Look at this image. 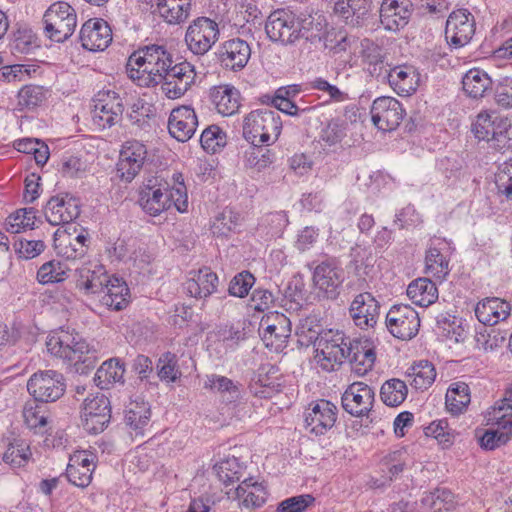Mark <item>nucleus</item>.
Returning <instances> with one entry per match:
<instances>
[{
    "instance_id": "nucleus-1",
    "label": "nucleus",
    "mask_w": 512,
    "mask_h": 512,
    "mask_svg": "<svg viewBox=\"0 0 512 512\" xmlns=\"http://www.w3.org/2000/svg\"><path fill=\"white\" fill-rule=\"evenodd\" d=\"M173 64L172 54L162 45H147L133 52L126 71L131 80L141 87H154Z\"/></svg>"
},
{
    "instance_id": "nucleus-2",
    "label": "nucleus",
    "mask_w": 512,
    "mask_h": 512,
    "mask_svg": "<svg viewBox=\"0 0 512 512\" xmlns=\"http://www.w3.org/2000/svg\"><path fill=\"white\" fill-rule=\"evenodd\" d=\"M48 352L75 367L76 372L85 374L98 361V352L78 333L61 330L50 335L46 341Z\"/></svg>"
},
{
    "instance_id": "nucleus-3",
    "label": "nucleus",
    "mask_w": 512,
    "mask_h": 512,
    "mask_svg": "<svg viewBox=\"0 0 512 512\" xmlns=\"http://www.w3.org/2000/svg\"><path fill=\"white\" fill-rule=\"evenodd\" d=\"M313 18L297 15L286 9H277L270 13L265 22V32L272 42L291 45L300 39H309Z\"/></svg>"
},
{
    "instance_id": "nucleus-4",
    "label": "nucleus",
    "mask_w": 512,
    "mask_h": 512,
    "mask_svg": "<svg viewBox=\"0 0 512 512\" xmlns=\"http://www.w3.org/2000/svg\"><path fill=\"white\" fill-rule=\"evenodd\" d=\"M243 137L252 145L274 143L282 129L279 114L268 108L256 109L248 113L243 120Z\"/></svg>"
},
{
    "instance_id": "nucleus-5",
    "label": "nucleus",
    "mask_w": 512,
    "mask_h": 512,
    "mask_svg": "<svg viewBox=\"0 0 512 512\" xmlns=\"http://www.w3.org/2000/svg\"><path fill=\"white\" fill-rule=\"evenodd\" d=\"M352 340L338 329H326L315 347V360L322 370L331 372L338 369L349 356Z\"/></svg>"
},
{
    "instance_id": "nucleus-6",
    "label": "nucleus",
    "mask_w": 512,
    "mask_h": 512,
    "mask_svg": "<svg viewBox=\"0 0 512 512\" xmlns=\"http://www.w3.org/2000/svg\"><path fill=\"white\" fill-rule=\"evenodd\" d=\"M44 34L51 41L63 43L74 33L77 26L75 9L67 2L51 4L43 15Z\"/></svg>"
},
{
    "instance_id": "nucleus-7",
    "label": "nucleus",
    "mask_w": 512,
    "mask_h": 512,
    "mask_svg": "<svg viewBox=\"0 0 512 512\" xmlns=\"http://www.w3.org/2000/svg\"><path fill=\"white\" fill-rule=\"evenodd\" d=\"M66 390L65 378L56 370H39L27 381V391L35 402H55Z\"/></svg>"
},
{
    "instance_id": "nucleus-8",
    "label": "nucleus",
    "mask_w": 512,
    "mask_h": 512,
    "mask_svg": "<svg viewBox=\"0 0 512 512\" xmlns=\"http://www.w3.org/2000/svg\"><path fill=\"white\" fill-rule=\"evenodd\" d=\"M218 23L208 17H198L187 27L185 42L194 55H205L218 41Z\"/></svg>"
},
{
    "instance_id": "nucleus-9",
    "label": "nucleus",
    "mask_w": 512,
    "mask_h": 512,
    "mask_svg": "<svg viewBox=\"0 0 512 512\" xmlns=\"http://www.w3.org/2000/svg\"><path fill=\"white\" fill-rule=\"evenodd\" d=\"M168 190L169 183L162 176H149L139 189L138 203L145 213L158 216L169 209Z\"/></svg>"
},
{
    "instance_id": "nucleus-10",
    "label": "nucleus",
    "mask_w": 512,
    "mask_h": 512,
    "mask_svg": "<svg viewBox=\"0 0 512 512\" xmlns=\"http://www.w3.org/2000/svg\"><path fill=\"white\" fill-rule=\"evenodd\" d=\"M386 327L396 338L410 340L416 336L420 327L417 311L408 304H397L386 315Z\"/></svg>"
},
{
    "instance_id": "nucleus-11",
    "label": "nucleus",
    "mask_w": 512,
    "mask_h": 512,
    "mask_svg": "<svg viewBox=\"0 0 512 512\" xmlns=\"http://www.w3.org/2000/svg\"><path fill=\"white\" fill-rule=\"evenodd\" d=\"M82 426L91 434H98L107 427L111 419L109 398L102 393L84 400L81 412Z\"/></svg>"
},
{
    "instance_id": "nucleus-12",
    "label": "nucleus",
    "mask_w": 512,
    "mask_h": 512,
    "mask_svg": "<svg viewBox=\"0 0 512 512\" xmlns=\"http://www.w3.org/2000/svg\"><path fill=\"white\" fill-rule=\"evenodd\" d=\"M196 78L194 66L187 62L172 64L161 76V89L169 99L182 97L192 86Z\"/></svg>"
},
{
    "instance_id": "nucleus-13",
    "label": "nucleus",
    "mask_w": 512,
    "mask_h": 512,
    "mask_svg": "<svg viewBox=\"0 0 512 512\" xmlns=\"http://www.w3.org/2000/svg\"><path fill=\"white\" fill-rule=\"evenodd\" d=\"M93 102L92 120L99 128H109L121 120L124 106L116 92L100 91Z\"/></svg>"
},
{
    "instance_id": "nucleus-14",
    "label": "nucleus",
    "mask_w": 512,
    "mask_h": 512,
    "mask_svg": "<svg viewBox=\"0 0 512 512\" xmlns=\"http://www.w3.org/2000/svg\"><path fill=\"white\" fill-rule=\"evenodd\" d=\"M343 281L344 271L335 257H326L314 268L313 282L327 298H337Z\"/></svg>"
},
{
    "instance_id": "nucleus-15",
    "label": "nucleus",
    "mask_w": 512,
    "mask_h": 512,
    "mask_svg": "<svg viewBox=\"0 0 512 512\" xmlns=\"http://www.w3.org/2000/svg\"><path fill=\"white\" fill-rule=\"evenodd\" d=\"M147 147L138 140L126 141L120 150L117 172L122 180L131 182L147 160Z\"/></svg>"
},
{
    "instance_id": "nucleus-16",
    "label": "nucleus",
    "mask_w": 512,
    "mask_h": 512,
    "mask_svg": "<svg viewBox=\"0 0 512 512\" xmlns=\"http://www.w3.org/2000/svg\"><path fill=\"white\" fill-rule=\"evenodd\" d=\"M370 114L373 124L379 130L392 131L400 125L405 110L397 99L382 96L373 101Z\"/></svg>"
},
{
    "instance_id": "nucleus-17",
    "label": "nucleus",
    "mask_w": 512,
    "mask_h": 512,
    "mask_svg": "<svg viewBox=\"0 0 512 512\" xmlns=\"http://www.w3.org/2000/svg\"><path fill=\"white\" fill-rule=\"evenodd\" d=\"M475 33V21L471 13L466 9L453 11L445 27V38L453 48H460L470 42Z\"/></svg>"
},
{
    "instance_id": "nucleus-18",
    "label": "nucleus",
    "mask_w": 512,
    "mask_h": 512,
    "mask_svg": "<svg viewBox=\"0 0 512 512\" xmlns=\"http://www.w3.org/2000/svg\"><path fill=\"white\" fill-rule=\"evenodd\" d=\"M337 407L332 402L320 399L312 402L305 411V427L316 436L327 433L336 422Z\"/></svg>"
},
{
    "instance_id": "nucleus-19",
    "label": "nucleus",
    "mask_w": 512,
    "mask_h": 512,
    "mask_svg": "<svg viewBox=\"0 0 512 512\" xmlns=\"http://www.w3.org/2000/svg\"><path fill=\"white\" fill-rule=\"evenodd\" d=\"M374 401V390L364 382L350 384L341 397L343 409L354 417L368 416Z\"/></svg>"
},
{
    "instance_id": "nucleus-20",
    "label": "nucleus",
    "mask_w": 512,
    "mask_h": 512,
    "mask_svg": "<svg viewBox=\"0 0 512 512\" xmlns=\"http://www.w3.org/2000/svg\"><path fill=\"white\" fill-rule=\"evenodd\" d=\"M44 212L53 226L70 223L80 214V201L68 193L56 195L47 202Z\"/></svg>"
},
{
    "instance_id": "nucleus-21",
    "label": "nucleus",
    "mask_w": 512,
    "mask_h": 512,
    "mask_svg": "<svg viewBox=\"0 0 512 512\" xmlns=\"http://www.w3.org/2000/svg\"><path fill=\"white\" fill-rule=\"evenodd\" d=\"M489 421L496 424L498 429L486 431L479 443L482 448L493 450L509 441L512 435V413H504V406H495L489 413Z\"/></svg>"
},
{
    "instance_id": "nucleus-22",
    "label": "nucleus",
    "mask_w": 512,
    "mask_h": 512,
    "mask_svg": "<svg viewBox=\"0 0 512 512\" xmlns=\"http://www.w3.org/2000/svg\"><path fill=\"white\" fill-rule=\"evenodd\" d=\"M80 41L88 51H103L112 42V29L101 18L89 19L81 27Z\"/></svg>"
},
{
    "instance_id": "nucleus-23",
    "label": "nucleus",
    "mask_w": 512,
    "mask_h": 512,
    "mask_svg": "<svg viewBox=\"0 0 512 512\" xmlns=\"http://www.w3.org/2000/svg\"><path fill=\"white\" fill-rule=\"evenodd\" d=\"M380 305L369 292H363L355 296L349 313L354 324L360 329L373 328L379 318Z\"/></svg>"
},
{
    "instance_id": "nucleus-24",
    "label": "nucleus",
    "mask_w": 512,
    "mask_h": 512,
    "mask_svg": "<svg viewBox=\"0 0 512 512\" xmlns=\"http://www.w3.org/2000/svg\"><path fill=\"white\" fill-rule=\"evenodd\" d=\"M386 80L399 96L407 97L417 91L420 84V73L412 65H398L390 67L385 76Z\"/></svg>"
},
{
    "instance_id": "nucleus-25",
    "label": "nucleus",
    "mask_w": 512,
    "mask_h": 512,
    "mask_svg": "<svg viewBox=\"0 0 512 512\" xmlns=\"http://www.w3.org/2000/svg\"><path fill=\"white\" fill-rule=\"evenodd\" d=\"M198 119L193 108L180 106L174 108L169 116L168 130L170 135L180 142L188 141L195 133Z\"/></svg>"
},
{
    "instance_id": "nucleus-26",
    "label": "nucleus",
    "mask_w": 512,
    "mask_h": 512,
    "mask_svg": "<svg viewBox=\"0 0 512 512\" xmlns=\"http://www.w3.org/2000/svg\"><path fill=\"white\" fill-rule=\"evenodd\" d=\"M263 328V340L267 346L279 348L286 343L291 335V321L283 313L275 312L263 317L260 323Z\"/></svg>"
},
{
    "instance_id": "nucleus-27",
    "label": "nucleus",
    "mask_w": 512,
    "mask_h": 512,
    "mask_svg": "<svg viewBox=\"0 0 512 512\" xmlns=\"http://www.w3.org/2000/svg\"><path fill=\"white\" fill-rule=\"evenodd\" d=\"M217 54L223 67L238 71L246 66L251 56V49L245 40L235 38L221 44Z\"/></svg>"
},
{
    "instance_id": "nucleus-28",
    "label": "nucleus",
    "mask_w": 512,
    "mask_h": 512,
    "mask_svg": "<svg viewBox=\"0 0 512 512\" xmlns=\"http://www.w3.org/2000/svg\"><path fill=\"white\" fill-rule=\"evenodd\" d=\"M76 287L85 294H96L104 291L110 281L104 266L87 263L76 270Z\"/></svg>"
},
{
    "instance_id": "nucleus-29",
    "label": "nucleus",
    "mask_w": 512,
    "mask_h": 512,
    "mask_svg": "<svg viewBox=\"0 0 512 512\" xmlns=\"http://www.w3.org/2000/svg\"><path fill=\"white\" fill-rule=\"evenodd\" d=\"M218 276L208 267L198 271H191L185 283V290L188 295L198 299H205L216 292Z\"/></svg>"
},
{
    "instance_id": "nucleus-30",
    "label": "nucleus",
    "mask_w": 512,
    "mask_h": 512,
    "mask_svg": "<svg viewBox=\"0 0 512 512\" xmlns=\"http://www.w3.org/2000/svg\"><path fill=\"white\" fill-rule=\"evenodd\" d=\"M361 46L364 69L376 80L384 82L390 66L386 62V57L381 47L369 39H364L361 42Z\"/></svg>"
},
{
    "instance_id": "nucleus-31",
    "label": "nucleus",
    "mask_w": 512,
    "mask_h": 512,
    "mask_svg": "<svg viewBox=\"0 0 512 512\" xmlns=\"http://www.w3.org/2000/svg\"><path fill=\"white\" fill-rule=\"evenodd\" d=\"M408 0H384L380 7L381 23L389 30L403 28L411 16Z\"/></svg>"
},
{
    "instance_id": "nucleus-32",
    "label": "nucleus",
    "mask_w": 512,
    "mask_h": 512,
    "mask_svg": "<svg viewBox=\"0 0 512 512\" xmlns=\"http://www.w3.org/2000/svg\"><path fill=\"white\" fill-rule=\"evenodd\" d=\"M154 12L169 25L184 23L190 16L192 0H155Z\"/></svg>"
},
{
    "instance_id": "nucleus-33",
    "label": "nucleus",
    "mask_w": 512,
    "mask_h": 512,
    "mask_svg": "<svg viewBox=\"0 0 512 512\" xmlns=\"http://www.w3.org/2000/svg\"><path fill=\"white\" fill-rule=\"evenodd\" d=\"M511 306L500 298H486L475 307V315L479 322L484 325L493 326L507 319L510 315Z\"/></svg>"
},
{
    "instance_id": "nucleus-34",
    "label": "nucleus",
    "mask_w": 512,
    "mask_h": 512,
    "mask_svg": "<svg viewBox=\"0 0 512 512\" xmlns=\"http://www.w3.org/2000/svg\"><path fill=\"white\" fill-rule=\"evenodd\" d=\"M210 98L218 113L223 116H232L238 112L240 92L232 85H219L211 89Z\"/></svg>"
},
{
    "instance_id": "nucleus-35",
    "label": "nucleus",
    "mask_w": 512,
    "mask_h": 512,
    "mask_svg": "<svg viewBox=\"0 0 512 512\" xmlns=\"http://www.w3.org/2000/svg\"><path fill=\"white\" fill-rule=\"evenodd\" d=\"M101 304L114 311L125 309L130 302V290L127 284L118 277H111L104 288Z\"/></svg>"
},
{
    "instance_id": "nucleus-36",
    "label": "nucleus",
    "mask_w": 512,
    "mask_h": 512,
    "mask_svg": "<svg viewBox=\"0 0 512 512\" xmlns=\"http://www.w3.org/2000/svg\"><path fill=\"white\" fill-rule=\"evenodd\" d=\"M376 355L368 341L352 340L349 347V356L346 360L352 365V369L359 375L370 371L374 365Z\"/></svg>"
},
{
    "instance_id": "nucleus-37",
    "label": "nucleus",
    "mask_w": 512,
    "mask_h": 512,
    "mask_svg": "<svg viewBox=\"0 0 512 512\" xmlns=\"http://www.w3.org/2000/svg\"><path fill=\"white\" fill-rule=\"evenodd\" d=\"M235 493L239 501V506L247 510L260 508L266 502L267 498L265 488L261 484L253 482L252 478L242 481L236 488Z\"/></svg>"
},
{
    "instance_id": "nucleus-38",
    "label": "nucleus",
    "mask_w": 512,
    "mask_h": 512,
    "mask_svg": "<svg viewBox=\"0 0 512 512\" xmlns=\"http://www.w3.org/2000/svg\"><path fill=\"white\" fill-rule=\"evenodd\" d=\"M151 418L148 402L143 400L131 401L125 410L124 421L135 436H143Z\"/></svg>"
},
{
    "instance_id": "nucleus-39",
    "label": "nucleus",
    "mask_w": 512,
    "mask_h": 512,
    "mask_svg": "<svg viewBox=\"0 0 512 512\" xmlns=\"http://www.w3.org/2000/svg\"><path fill=\"white\" fill-rule=\"evenodd\" d=\"M408 455L406 451H393L381 459L380 468L384 473L382 480L373 481V487L379 488L388 485L395 477L403 472L407 464Z\"/></svg>"
},
{
    "instance_id": "nucleus-40",
    "label": "nucleus",
    "mask_w": 512,
    "mask_h": 512,
    "mask_svg": "<svg viewBox=\"0 0 512 512\" xmlns=\"http://www.w3.org/2000/svg\"><path fill=\"white\" fill-rule=\"evenodd\" d=\"M407 296L416 305L428 307L438 299V289L430 279L418 278L408 285Z\"/></svg>"
},
{
    "instance_id": "nucleus-41",
    "label": "nucleus",
    "mask_w": 512,
    "mask_h": 512,
    "mask_svg": "<svg viewBox=\"0 0 512 512\" xmlns=\"http://www.w3.org/2000/svg\"><path fill=\"white\" fill-rule=\"evenodd\" d=\"M463 90L471 98H481L492 87L488 74L479 68L470 69L462 79Z\"/></svg>"
},
{
    "instance_id": "nucleus-42",
    "label": "nucleus",
    "mask_w": 512,
    "mask_h": 512,
    "mask_svg": "<svg viewBox=\"0 0 512 512\" xmlns=\"http://www.w3.org/2000/svg\"><path fill=\"white\" fill-rule=\"evenodd\" d=\"M450 258L440 248L430 246L426 251L425 270L426 273L437 280H444L450 273Z\"/></svg>"
},
{
    "instance_id": "nucleus-43",
    "label": "nucleus",
    "mask_w": 512,
    "mask_h": 512,
    "mask_svg": "<svg viewBox=\"0 0 512 512\" xmlns=\"http://www.w3.org/2000/svg\"><path fill=\"white\" fill-rule=\"evenodd\" d=\"M124 365L118 359H109L97 369L94 382L100 389H109L110 385L121 382L124 376Z\"/></svg>"
},
{
    "instance_id": "nucleus-44",
    "label": "nucleus",
    "mask_w": 512,
    "mask_h": 512,
    "mask_svg": "<svg viewBox=\"0 0 512 512\" xmlns=\"http://www.w3.org/2000/svg\"><path fill=\"white\" fill-rule=\"evenodd\" d=\"M410 378V384L418 390L428 389L436 378L434 365L428 360H421L414 363L406 372Z\"/></svg>"
},
{
    "instance_id": "nucleus-45",
    "label": "nucleus",
    "mask_w": 512,
    "mask_h": 512,
    "mask_svg": "<svg viewBox=\"0 0 512 512\" xmlns=\"http://www.w3.org/2000/svg\"><path fill=\"white\" fill-rule=\"evenodd\" d=\"M54 249L58 256L67 260L82 258L86 254V249L74 240L73 234L60 230L54 233Z\"/></svg>"
},
{
    "instance_id": "nucleus-46",
    "label": "nucleus",
    "mask_w": 512,
    "mask_h": 512,
    "mask_svg": "<svg viewBox=\"0 0 512 512\" xmlns=\"http://www.w3.org/2000/svg\"><path fill=\"white\" fill-rule=\"evenodd\" d=\"M471 401L469 386L464 382L450 385L446 393V407L454 415L463 413Z\"/></svg>"
},
{
    "instance_id": "nucleus-47",
    "label": "nucleus",
    "mask_w": 512,
    "mask_h": 512,
    "mask_svg": "<svg viewBox=\"0 0 512 512\" xmlns=\"http://www.w3.org/2000/svg\"><path fill=\"white\" fill-rule=\"evenodd\" d=\"M277 372L274 366L266 370L265 366L259 369L257 379L250 384L251 392L260 398H270L274 393L279 392L280 384L276 382L269 374Z\"/></svg>"
},
{
    "instance_id": "nucleus-48",
    "label": "nucleus",
    "mask_w": 512,
    "mask_h": 512,
    "mask_svg": "<svg viewBox=\"0 0 512 512\" xmlns=\"http://www.w3.org/2000/svg\"><path fill=\"white\" fill-rule=\"evenodd\" d=\"M408 394L407 385L404 381L393 378L383 383L380 390V397L387 406L396 407L404 402Z\"/></svg>"
},
{
    "instance_id": "nucleus-49",
    "label": "nucleus",
    "mask_w": 512,
    "mask_h": 512,
    "mask_svg": "<svg viewBox=\"0 0 512 512\" xmlns=\"http://www.w3.org/2000/svg\"><path fill=\"white\" fill-rule=\"evenodd\" d=\"M31 456L29 445L22 439H14L7 445L2 459L13 468H20L29 462Z\"/></svg>"
},
{
    "instance_id": "nucleus-50",
    "label": "nucleus",
    "mask_w": 512,
    "mask_h": 512,
    "mask_svg": "<svg viewBox=\"0 0 512 512\" xmlns=\"http://www.w3.org/2000/svg\"><path fill=\"white\" fill-rule=\"evenodd\" d=\"M326 329H322L319 319L315 315L307 316L302 319L297 326L296 335L302 344H313L316 347V342L319 341L322 333Z\"/></svg>"
},
{
    "instance_id": "nucleus-51",
    "label": "nucleus",
    "mask_w": 512,
    "mask_h": 512,
    "mask_svg": "<svg viewBox=\"0 0 512 512\" xmlns=\"http://www.w3.org/2000/svg\"><path fill=\"white\" fill-rule=\"evenodd\" d=\"M36 221L34 208L19 209L9 215L5 221L6 230L12 234L20 233L27 228L33 229Z\"/></svg>"
},
{
    "instance_id": "nucleus-52",
    "label": "nucleus",
    "mask_w": 512,
    "mask_h": 512,
    "mask_svg": "<svg viewBox=\"0 0 512 512\" xmlns=\"http://www.w3.org/2000/svg\"><path fill=\"white\" fill-rule=\"evenodd\" d=\"M346 123L341 118H333L327 122L320 132V143L332 147L340 144L346 136Z\"/></svg>"
},
{
    "instance_id": "nucleus-53",
    "label": "nucleus",
    "mask_w": 512,
    "mask_h": 512,
    "mask_svg": "<svg viewBox=\"0 0 512 512\" xmlns=\"http://www.w3.org/2000/svg\"><path fill=\"white\" fill-rule=\"evenodd\" d=\"M174 185L169 184V190L166 196L169 200V209L174 206L178 212L184 213L188 210L187 189L183 181L182 174L175 173L173 175Z\"/></svg>"
},
{
    "instance_id": "nucleus-54",
    "label": "nucleus",
    "mask_w": 512,
    "mask_h": 512,
    "mask_svg": "<svg viewBox=\"0 0 512 512\" xmlns=\"http://www.w3.org/2000/svg\"><path fill=\"white\" fill-rule=\"evenodd\" d=\"M67 266L57 260L44 263L37 272V279L41 284L62 282L67 278Z\"/></svg>"
},
{
    "instance_id": "nucleus-55",
    "label": "nucleus",
    "mask_w": 512,
    "mask_h": 512,
    "mask_svg": "<svg viewBox=\"0 0 512 512\" xmlns=\"http://www.w3.org/2000/svg\"><path fill=\"white\" fill-rule=\"evenodd\" d=\"M453 494L447 489H436L425 495L421 502L433 512H448L454 507Z\"/></svg>"
},
{
    "instance_id": "nucleus-56",
    "label": "nucleus",
    "mask_w": 512,
    "mask_h": 512,
    "mask_svg": "<svg viewBox=\"0 0 512 512\" xmlns=\"http://www.w3.org/2000/svg\"><path fill=\"white\" fill-rule=\"evenodd\" d=\"M17 99L21 109H34L46 99V91L42 86L25 85L19 90Z\"/></svg>"
},
{
    "instance_id": "nucleus-57",
    "label": "nucleus",
    "mask_w": 512,
    "mask_h": 512,
    "mask_svg": "<svg viewBox=\"0 0 512 512\" xmlns=\"http://www.w3.org/2000/svg\"><path fill=\"white\" fill-rule=\"evenodd\" d=\"M157 369L161 380L175 382L181 376L177 357L171 352H166L159 358Z\"/></svg>"
},
{
    "instance_id": "nucleus-58",
    "label": "nucleus",
    "mask_w": 512,
    "mask_h": 512,
    "mask_svg": "<svg viewBox=\"0 0 512 512\" xmlns=\"http://www.w3.org/2000/svg\"><path fill=\"white\" fill-rule=\"evenodd\" d=\"M425 435L435 438L443 447L451 446L454 441V434L444 419L430 423L425 428Z\"/></svg>"
},
{
    "instance_id": "nucleus-59",
    "label": "nucleus",
    "mask_w": 512,
    "mask_h": 512,
    "mask_svg": "<svg viewBox=\"0 0 512 512\" xmlns=\"http://www.w3.org/2000/svg\"><path fill=\"white\" fill-rule=\"evenodd\" d=\"M314 503L315 498L311 494L296 495L279 502L276 512H305Z\"/></svg>"
},
{
    "instance_id": "nucleus-60",
    "label": "nucleus",
    "mask_w": 512,
    "mask_h": 512,
    "mask_svg": "<svg viewBox=\"0 0 512 512\" xmlns=\"http://www.w3.org/2000/svg\"><path fill=\"white\" fill-rule=\"evenodd\" d=\"M225 142V133L216 125L207 127L200 136L202 148L211 153H215L219 147L224 146Z\"/></svg>"
},
{
    "instance_id": "nucleus-61",
    "label": "nucleus",
    "mask_w": 512,
    "mask_h": 512,
    "mask_svg": "<svg viewBox=\"0 0 512 512\" xmlns=\"http://www.w3.org/2000/svg\"><path fill=\"white\" fill-rule=\"evenodd\" d=\"M254 283L255 277L249 271H243L232 278L228 292L231 296L243 298L248 295Z\"/></svg>"
},
{
    "instance_id": "nucleus-62",
    "label": "nucleus",
    "mask_w": 512,
    "mask_h": 512,
    "mask_svg": "<svg viewBox=\"0 0 512 512\" xmlns=\"http://www.w3.org/2000/svg\"><path fill=\"white\" fill-rule=\"evenodd\" d=\"M246 160L249 166L262 170L271 165L274 161V153L267 148L256 145L246 152Z\"/></svg>"
},
{
    "instance_id": "nucleus-63",
    "label": "nucleus",
    "mask_w": 512,
    "mask_h": 512,
    "mask_svg": "<svg viewBox=\"0 0 512 512\" xmlns=\"http://www.w3.org/2000/svg\"><path fill=\"white\" fill-rule=\"evenodd\" d=\"M495 185L497 193L507 200H512V159L500 166L496 174Z\"/></svg>"
},
{
    "instance_id": "nucleus-64",
    "label": "nucleus",
    "mask_w": 512,
    "mask_h": 512,
    "mask_svg": "<svg viewBox=\"0 0 512 512\" xmlns=\"http://www.w3.org/2000/svg\"><path fill=\"white\" fill-rule=\"evenodd\" d=\"M422 222V216L411 204H408L396 213L394 219V224L397 225L399 229L414 228L421 225Z\"/></svg>"
}]
</instances>
